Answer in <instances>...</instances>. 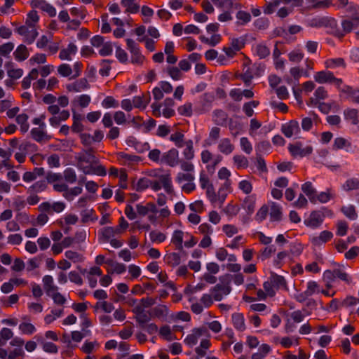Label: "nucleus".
Segmentation results:
<instances>
[{
    "label": "nucleus",
    "mask_w": 359,
    "mask_h": 359,
    "mask_svg": "<svg viewBox=\"0 0 359 359\" xmlns=\"http://www.w3.org/2000/svg\"><path fill=\"white\" fill-rule=\"evenodd\" d=\"M95 157L90 152H86L79 156L77 167L85 175L105 176L106 169L101 165H95Z\"/></svg>",
    "instance_id": "1"
},
{
    "label": "nucleus",
    "mask_w": 359,
    "mask_h": 359,
    "mask_svg": "<svg viewBox=\"0 0 359 359\" xmlns=\"http://www.w3.org/2000/svg\"><path fill=\"white\" fill-rule=\"evenodd\" d=\"M173 106V100L171 98H166L163 104H152V113L156 117H160L162 116L168 118L175 115V110L172 109Z\"/></svg>",
    "instance_id": "2"
},
{
    "label": "nucleus",
    "mask_w": 359,
    "mask_h": 359,
    "mask_svg": "<svg viewBox=\"0 0 359 359\" xmlns=\"http://www.w3.org/2000/svg\"><path fill=\"white\" fill-rule=\"evenodd\" d=\"M150 188L154 191L163 188L166 194L170 196L175 194L172 177L169 173L161 175L158 180H151Z\"/></svg>",
    "instance_id": "3"
},
{
    "label": "nucleus",
    "mask_w": 359,
    "mask_h": 359,
    "mask_svg": "<svg viewBox=\"0 0 359 359\" xmlns=\"http://www.w3.org/2000/svg\"><path fill=\"white\" fill-rule=\"evenodd\" d=\"M127 49L130 53V61L133 64L141 65L145 60L144 56L142 54L140 46L133 39H126Z\"/></svg>",
    "instance_id": "4"
},
{
    "label": "nucleus",
    "mask_w": 359,
    "mask_h": 359,
    "mask_svg": "<svg viewBox=\"0 0 359 359\" xmlns=\"http://www.w3.org/2000/svg\"><path fill=\"white\" fill-rule=\"evenodd\" d=\"M15 32L23 37V40L28 44L32 43L39 35L38 28L27 25H21L16 28Z\"/></svg>",
    "instance_id": "5"
},
{
    "label": "nucleus",
    "mask_w": 359,
    "mask_h": 359,
    "mask_svg": "<svg viewBox=\"0 0 359 359\" xmlns=\"http://www.w3.org/2000/svg\"><path fill=\"white\" fill-rule=\"evenodd\" d=\"M29 4L33 10L39 9L50 18L57 15L56 8L46 0H30Z\"/></svg>",
    "instance_id": "6"
},
{
    "label": "nucleus",
    "mask_w": 359,
    "mask_h": 359,
    "mask_svg": "<svg viewBox=\"0 0 359 359\" xmlns=\"http://www.w3.org/2000/svg\"><path fill=\"white\" fill-rule=\"evenodd\" d=\"M210 292L215 301L219 302L230 293L231 287L229 283H221L212 287Z\"/></svg>",
    "instance_id": "7"
},
{
    "label": "nucleus",
    "mask_w": 359,
    "mask_h": 359,
    "mask_svg": "<svg viewBox=\"0 0 359 359\" xmlns=\"http://www.w3.org/2000/svg\"><path fill=\"white\" fill-rule=\"evenodd\" d=\"M289 151L293 156L304 157L312 153L313 147L310 144L297 142L289 146Z\"/></svg>",
    "instance_id": "8"
},
{
    "label": "nucleus",
    "mask_w": 359,
    "mask_h": 359,
    "mask_svg": "<svg viewBox=\"0 0 359 359\" xmlns=\"http://www.w3.org/2000/svg\"><path fill=\"white\" fill-rule=\"evenodd\" d=\"M320 292V287L318 283L314 280H309L306 283V288L303 292L297 295V299L299 302H304L309 297L319 294Z\"/></svg>",
    "instance_id": "9"
},
{
    "label": "nucleus",
    "mask_w": 359,
    "mask_h": 359,
    "mask_svg": "<svg viewBox=\"0 0 359 359\" xmlns=\"http://www.w3.org/2000/svg\"><path fill=\"white\" fill-rule=\"evenodd\" d=\"M305 314L301 311H294L292 312L287 318V323L285 325V330L287 332H292L295 329L296 326L294 324L302 322L305 318Z\"/></svg>",
    "instance_id": "10"
},
{
    "label": "nucleus",
    "mask_w": 359,
    "mask_h": 359,
    "mask_svg": "<svg viewBox=\"0 0 359 359\" xmlns=\"http://www.w3.org/2000/svg\"><path fill=\"white\" fill-rule=\"evenodd\" d=\"M244 46V41L241 38L231 39L228 46H224L223 50L228 57H233Z\"/></svg>",
    "instance_id": "11"
},
{
    "label": "nucleus",
    "mask_w": 359,
    "mask_h": 359,
    "mask_svg": "<svg viewBox=\"0 0 359 359\" xmlns=\"http://www.w3.org/2000/svg\"><path fill=\"white\" fill-rule=\"evenodd\" d=\"M39 208L40 210L47 212L49 214H53V212L60 213L65 209L66 205L62 201L53 203L44 202L41 203Z\"/></svg>",
    "instance_id": "12"
},
{
    "label": "nucleus",
    "mask_w": 359,
    "mask_h": 359,
    "mask_svg": "<svg viewBox=\"0 0 359 359\" xmlns=\"http://www.w3.org/2000/svg\"><path fill=\"white\" fill-rule=\"evenodd\" d=\"M179 152L176 149L172 148L163 153L161 164H165L170 167H175L179 165Z\"/></svg>",
    "instance_id": "13"
},
{
    "label": "nucleus",
    "mask_w": 359,
    "mask_h": 359,
    "mask_svg": "<svg viewBox=\"0 0 359 359\" xmlns=\"http://www.w3.org/2000/svg\"><path fill=\"white\" fill-rule=\"evenodd\" d=\"M324 217V214L321 211H313L309 216L304 219V224L306 226L311 228H317L323 223Z\"/></svg>",
    "instance_id": "14"
},
{
    "label": "nucleus",
    "mask_w": 359,
    "mask_h": 359,
    "mask_svg": "<svg viewBox=\"0 0 359 359\" xmlns=\"http://www.w3.org/2000/svg\"><path fill=\"white\" fill-rule=\"evenodd\" d=\"M303 75L309 76V74L304 73L303 69L299 67H294L290 69V75H285L283 79L289 85H296Z\"/></svg>",
    "instance_id": "15"
},
{
    "label": "nucleus",
    "mask_w": 359,
    "mask_h": 359,
    "mask_svg": "<svg viewBox=\"0 0 359 359\" xmlns=\"http://www.w3.org/2000/svg\"><path fill=\"white\" fill-rule=\"evenodd\" d=\"M78 51V48L74 42H70L67 47L62 48L59 53L61 60L72 61Z\"/></svg>",
    "instance_id": "16"
},
{
    "label": "nucleus",
    "mask_w": 359,
    "mask_h": 359,
    "mask_svg": "<svg viewBox=\"0 0 359 359\" xmlns=\"http://www.w3.org/2000/svg\"><path fill=\"white\" fill-rule=\"evenodd\" d=\"M205 332L206 330L205 328H195L186 337L184 343L188 346L193 347L198 343L199 339L204 335Z\"/></svg>",
    "instance_id": "17"
},
{
    "label": "nucleus",
    "mask_w": 359,
    "mask_h": 359,
    "mask_svg": "<svg viewBox=\"0 0 359 359\" xmlns=\"http://www.w3.org/2000/svg\"><path fill=\"white\" fill-rule=\"evenodd\" d=\"M327 97V92L325 87L320 86L316 89L313 96L311 97L307 104L310 107H316L321 100H324Z\"/></svg>",
    "instance_id": "18"
},
{
    "label": "nucleus",
    "mask_w": 359,
    "mask_h": 359,
    "mask_svg": "<svg viewBox=\"0 0 359 359\" xmlns=\"http://www.w3.org/2000/svg\"><path fill=\"white\" fill-rule=\"evenodd\" d=\"M341 26L345 33L355 31L359 38V17L342 20Z\"/></svg>",
    "instance_id": "19"
},
{
    "label": "nucleus",
    "mask_w": 359,
    "mask_h": 359,
    "mask_svg": "<svg viewBox=\"0 0 359 359\" xmlns=\"http://www.w3.org/2000/svg\"><path fill=\"white\" fill-rule=\"evenodd\" d=\"M299 131V123L297 121H291L282 126V132L287 137L296 136Z\"/></svg>",
    "instance_id": "20"
},
{
    "label": "nucleus",
    "mask_w": 359,
    "mask_h": 359,
    "mask_svg": "<svg viewBox=\"0 0 359 359\" xmlns=\"http://www.w3.org/2000/svg\"><path fill=\"white\" fill-rule=\"evenodd\" d=\"M333 149H344L347 152H353L354 147H353L351 142L348 140L339 137L335 138L334 140Z\"/></svg>",
    "instance_id": "21"
},
{
    "label": "nucleus",
    "mask_w": 359,
    "mask_h": 359,
    "mask_svg": "<svg viewBox=\"0 0 359 359\" xmlns=\"http://www.w3.org/2000/svg\"><path fill=\"white\" fill-rule=\"evenodd\" d=\"M313 79L316 82L320 84L331 83L334 79V74L330 71H320L314 74Z\"/></svg>",
    "instance_id": "22"
},
{
    "label": "nucleus",
    "mask_w": 359,
    "mask_h": 359,
    "mask_svg": "<svg viewBox=\"0 0 359 359\" xmlns=\"http://www.w3.org/2000/svg\"><path fill=\"white\" fill-rule=\"evenodd\" d=\"M30 134L32 137L38 142H41L42 141L48 140L50 139V137L48 135L46 132V128H33L30 131Z\"/></svg>",
    "instance_id": "23"
},
{
    "label": "nucleus",
    "mask_w": 359,
    "mask_h": 359,
    "mask_svg": "<svg viewBox=\"0 0 359 359\" xmlns=\"http://www.w3.org/2000/svg\"><path fill=\"white\" fill-rule=\"evenodd\" d=\"M24 344L25 341L21 337H12L10 341V345L15 348L11 352H12L14 355H18L21 357H23L25 355V351L23 350Z\"/></svg>",
    "instance_id": "24"
},
{
    "label": "nucleus",
    "mask_w": 359,
    "mask_h": 359,
    "mask_svg": "<svg viewBox=\"0 0 359 359\" xmlns=\"http://www.w3.org/2000/svg\"><path fill=\"white\" fill-rule=\"evenodd\" d=\"M117 159L119 163L123 165H131L133 163L137 162L140 158L135 155L119 152L117 154Z\"/></svg>",
    "instance_id": "25"
},
{
    "label": "nucleus",
    "mask_w": 359,
    "mask_h": 359,
    "mask_svg": "<svg viewBox=\"0 0 359 359\" xmlns=\"http://www.w3.org/2000/svg\"><path fill=\"white\" fill-rule=\"evenodd\" d=\"M218 151L224 155H229L234 149V145L229 138H222L218 142Z\"/></svg>",
    "instance_id": "26"
},
{
    "label": "nucleus",
    "mask_w": 359,
    "mask_h": 359,
    "mask_svg": "<svg viewBox=\"0 0 359 359\" xmlns=\"http://www.w3.org/2000/svg\"><path fill=\"white\" fill-rule=\"evenodd\" d=\"M269 278L272 281L276 290H288L287 281L283 276L278 275L276 273L271 272Z\"/></svg>",
    "instance_id": "27"
},
{
    "label": "nucleus",
    "mask_w": 359,
    "mask_h": 359,
    "mask_svg": "<svg viewBox=\"0 0 359 359\" xmlns=\"http://www.w3.org/2000/svg\"><path fill=\"white\" fill-rule=\"evenodd\" d=\"M136 210L137 214L140 216H145L148 215L149 212H157L156 206L153 203H147L146 205L139 203L136 205Z\"/></svg>",
    "instance_id": "28"
},
{
    "label": "nucleus",
    "mask_w": 359,
    "mask_h": 359,
    "mask_svg": "<svg viewBox=\"0 0 359 359\" xmlns=\"http://www.w3.org/2000/svg\"><path fill=\"white\" fill-rule=\"evenodd\" d=\"M269 217L271 222H278L282 219V210L280 205L272 202L269 207Z\"/></svg>",
    "instance_id": "29"
},
{
    "label": "nucleus",
    "mask_w": 359,
    "mask_h": 359,
    "mask_svg": "<svg viewBox=\"0 0 359 359\" xmlns=\"http://www.w3.org/2000/svg\"><path fill=\"white\" fill-rule=\"evenodd\" d=\"M42 283L43 288L47 295L53 292L55 290H58V287L54 283V280L52 276L46 275L42 278Z\"/></svg>",
    "instance_id": "30"
},
{
    "label": "nucleus",
    "mask_w": 359,
    "mask_h": 359,
    "mask_svg": "<svg viewBox=\"0 0 359 359\" xmlns=\"http://www.w3.org/2000/svg\"><path fill=\"white\" fill-rule=\"evenodd\" d=\"M302 191L307 196L310 201L316 203V191L310 182H306L302 185Z\"/></svg>",
    "instance_id": "31"
},
{
    "label": "nucleus",
    "mask_w": 359,
    "mask_h": 359,
    "mask_svg": "<svg viewBox=\"0 0 359 359\" xmlns=\"http://www.w3.org/2000/svg\"><path fill=\"white\" fill-rule=\"evenodd\" d=\"M89 87L88 82L86 79H79L74 83L67 86V89L71 92H81L88 89Z\"/></svg>",
    "instance_id": "32"
},
{
    "label": "nucleus",
    "mask_w": 359,
    "mask_h": 359,
    "mask_svg": "<svg viewBox=\"0 0 359 359\" xmlns=\"http://www.w3.org/2000/svg\"><path fill=\"white\" fill-rule=\"evenodd\" d=\"M64 311L62 309H52L50 313L46 314L44 317V323L46 325L53 323L57 318L63 316Z\"/></svg>",
    "instance_id": "33"
},
{
    "label": "nucleus",
    "mask_w": 359,
    "mask_h": 359,
    "mask_svg": "<svg viewBox=\"0 0 359 359\" xmlns=\"http://www.w3.org/2000/svg\"><path fill=\"white\" fill-rule=\"evenodd\" d=\"M330 272L333 275V279L335 280L336 278H339L344 281L347 284H350L352 282V278L347 273H346L341 268L338 267L330 270Z\"/></svg>",
    "instance_id": "34"
},
{
    "label": "nucleus",
    "mask_w": 359,
    "mask_h": 359,
    "mask_svg": "<svg viewBox=\"0 0 359 359\" xmlns=\"http://www.w3.org/2000/svg\"><path fill=\"white\" fill-rule=\"evenodd\" d=\"M39 16L36 10L30 11L26 18L25 25L39 29Z\"/></svg>",
    "instance_id": "35"
},
{
    "label": "nucleus",
    "mask_w": 359,
    "mask_h": 359,
    "mask_svg": "<svg viewBox=\"0 0 359 359\" xmlns=\"http://www.w3.org/2000/svg\"><path fill=\"white\" fill-rule=\"evenodd\" d=\"M83 191V189L81 187H74L67 188V191L62 194V196L67 201H72L74 198L80 195Z\"/></svg>",
    "instance_id": "36"
},
{
    "label": "nucleus",
    "mask_w": 359,
    "mask_h": 359,
    "mask_svg": "<svg viewBox=\"0 0 359 359\" xmlns=\"http://www.w3.org/2000/svg\"><path fill=\"white\" fill-rule=\"evenodd\" d=\"M252 51L260 58H264L270 53L269 48L264 43H256L252 46Z\"/></svg>",
    "instance_id": "37"
},
{
    "label": "nucleus",
    "mask_w": 359,
    "mask_h": 359,
    "mask_svg": "<svg viewBox=\"0 0 359 359\" xmlns=\"http://www.w3.org/2000/svg\"><path fill=\"white\" fill-rule=\"evenodd\" d=\"M177 112L180 115L186 117H191L195 115L194 107L192 103L189 102H187L184 104L178 107Z\"/></svg>",
    "instance_id": "38"
},
{
    "label": "nucleus",
    "mask_w": 359,
    "mask_h": 359,
    "mask_svg": "<svg viewBox=\"0 0 359 359\" xmlns=\"http://www.w3.org/2000/svg\"><path fill=\"white\" fill-rule=\"evenodd\" d=\"M90 100L91 98L89 95L85 94L81 95L74 98V100L72 101V107L74 108L76 107L85 108L89 105Z\"/></svg>",
    "instance_id": "39"
},
{
    "label": "nucleus",
    "mask_w": 359,
    "mask_h": 359,
    "mask_svg": "<svg viewBox=\"0 0 359 359\" xmlns=\"http://www.w3.org/2000/svg\"><path fill=\"white\" fill-rule=\"evenodd\" d=\"M43 169L42 168H36L32 172H25L23 174L22 180L25 182H31L36 180L38 176L43 175Z\"/></svg>",
    "instance_id": "40"
},
{
    "label": "nucleus",
    "mask_w": 359,
    "mask_h": 359,
    "mask_svg": "<svg viewBox=\"0 0 359 359\" xmlns=\"http://www.w3.org/2000/svg\"><path fill=\"white\" fill-rule=\"evenodd\" d=\"M236 24L238 25H245L251 21V15L249 12L240 10L236 14Z\"/></svg>",
    "instance_id": "41"
},
{
    "label": "nucleus",
    "mask_w": 359,
    "mask_h": 359,
    "mask_svg": "<svg viewBox=\"0 0 359 359\" xmlns=\"http://www.w3.org/2000/svg\"><path fill=\"white\" fill-rule=\"evenodd\" d=\"M278 342L283 347L288 348L299 344V337L295 336L283 337L278 339Z\"/></svg>",
    "instance_id": "42"
},
{
    "label": "nucleus",
    "mask_w": 359,
    "mask_h": 359,
    "mask_svg": "<svg viewBox=\"0 0 359 359\" xmlns=\"http://www.w3.org/2000/svg\"><path fill=\"white\" fill-rule=\"evenodd\" d=\"M15 121L20 126L22 133H25L29 130V125L28 123V116L26 114H20L16 116Z\"/></svg>",
    "instance_id": "43"
},
{
    "label": "nucleus",
    "mask_w": 359,
    "mask_h": 359,
    "mask_svg": "<svg viewBox=\"0 0 359 359\" xmlns=\"http://www.w3.org/2000/svg\"><path fill=\"white\" fill-rule=\"evenodd\" d=\"M149 236L151 242L155 244H160L164 242L167 238L166 234L158 230H153L150 231Z\"/></svg>",
    "instance_id": "44"
},
{
    "label": "nucleus",
    "mask_w": 359,
    "mask_h": 359,
    "mask_svg": "<svg viewBox=\"0 0 359 359\" xmlns=\"http://www.w3.org/2000/svg\"><path fill=\"white\" fill-rule=\"evenodd\" d=\"M195 180V173L180 172L177 174L175 182L179 184H183Z\"/></svg>",
    "instance_id": "45"
},
{
    "label": "nucleus",
    "mask_w": 359,
    "mask_h": 359,
    "mask_svg": "<svg viewBox=\"0 0 359 359\" xmlns=\"http://www.w3.org/2000/svg\"><path fill=\"white\" fill-rule=\"evenodd\" d=\"M271 351V346L263 344L259 347L258 351L252 355L251 359H264Z\"/></svg>",
    "instance_id": "46"
},
{
    "label": "nucleus",
    "mask_w": 359,
    "mask_h": 359,
    "mask_svg": "<svg viewBox=\"0 0 359 359\" xmlns=\"http://www.w3.org/2000/svg\"><path fill=\"white\" fill-rule=\"evenodd\" d=\"M232 322L236 330L243 331L245 329V319L243 314L240 313H233L232 315Z\"/></svg>",
    "instance_id": "47"
},
{
    "label": "nucleus",
    "mask_w": 359,
    "mask_h": 359,
    "mask_svg": "<svg viewBox=\"0 0 359 359\" xmlns=\"http://www.w3.org/2000/svg\"><path fill=\"white\" fill-rule=\"evenodd\" d=\"M201 42L206 43L210 46H215L220 43L222 36L219 34H212L210 37H206L203 35L199 37Z\"/></svg>",
    "instance_id": "48"
},
{
    "label": "nucleus",
    "mask_w": 359,
    "mask_h": 359,
    "mask_svg": "<svg viewBox=\"0 0 359 359\" xmlns=\"http://www.w3.org/2000/svg\"><path fill=\"white\" fill-rule=\"evenodd\" d=\"M18 328L21 334L26 335H32L36 331L35 326L28 321L20 323Z\"/></svg>",
    "instance_id": "49"
},
{
    "label": "nucleus",
    "mask_w": 359,
    "mask_h": 359,
    "mask_svg": "<svg viewBox=\"0 0 359 359\" xmlns=\"http://www.w3.org/2000/svg\"><path fill=\"white\" fill-rule=\"evenodd\" d=\"M210 109V104L204 99L196 102L194 107L195 115H201L206 113Z\"/></svg>",
    "instance_id": "50"
},
{
    "label": "nucleus",
    "mask_w": 359,
    "mask_h": 359,
    "mask_svg": "<svg viewBox=\"0 0 359 359\" xmlns=\"http://www.w3.org/2000/svg\"><path fill=\"white\" fill-rule=\"evenodd\" d=\"M13 337V331L6 327H4L0 331V348L6 346L8 341Z\"/></svg>",
    "instance_id": "51"
},
{
    "label": "nucleus",
    "mask_w": 359,
    "mask_h": 359,
    "mask_svg": "<svg viewBox=\"0 0 359 359\" xmlns=\"http://www.w3.org/2000/svg\"><path fill=\"white\" fill-rule=\"evenodd\" d=\"M185 147L183 151V156L184 158L187 161H190L194 158V144L193 141L189 140L188 141H185L184 144Z\"/></svg>",
    "instance_id": "52"
},
{
    "label": "nucleus",
    "mask_w": 359,
    "mask_h": 359,
    "mask_svg": "<svg viewBox=\"0 0 359 359\" xmlns=\"http://www.w3.org/2000/svg\"><path fill=\"white\" fill-rule=\"evenodd\" d=\"M13 54L15 60L18 61H23L26 60L29 56L27 47L22 44L17 47Z\"/></svg>",
    "instance_id": "53"
},
{
    "label": "nucleus",
    "mask_w": 359,
    "mask_h": 359,
    "mask_svg": "<svg viewBox=\"0 0 359 359\" xmlns=\"http://www.w3.org/2000/svg\"><path fill=\"white\" fill-rule=\"evenodd\" d=\"M233 162L237 169L246 168L248 166V158L241 154L234 155L233 157Z\"/></svg>",
    "instance_id": "54"
},
{
    "label": "nucleus",
    "mask_w": 359,
    "mask_h": 359,
    "mask_svg": "<svg viewBox=\"0 0 359 359\" xmlns=\"http://www.w3.org/2000/svg\"><path fill=\"white\" fill-rule=\"evenodd\" d=\"M205 57L207 60H213L217 58V62L220 65H226L225 59L223 55L218 56V52L215 49H210L205 53Z\"/></svg>",
    "instance_id": "55"
},
{
    "label": "nucleus",
    "mask_w": 359,
    "mask_h": 359,
    "mask_svg": "<svg viewBox=\"0 0 359 359\" xmlns=\"http://www.w3.org/2000/svg\"><path fill=\"white\" fill-rule=\"evenodd\" d=\"M332 237V233L327 231H322L318 236L313 237L312 242L315 245H320L330 241Z\"/></svg>",
    "instance_id": "56"
},
{
    "label": "nucleus",
    "mask_w": 359,
    "mask_h": 359,
    "mask_svg": "<svg viewBox=\"0 0 359 359\" xmlns=\"http://www.w3.org/2000/svg\"><path fill=\"white\" fill-rule=\"evenodd\" d=\"M95 308L100 309L104 313H111L114 310V306L113 303L107 301H100L95 304Z\"/></svg>",
    "instance_id": "57"
},
{
    "label": "nucleus",
    "mask_w": 359,
    "mask_h": 359,
    "mask_svg": "<svg viewBox=\"0 0 359 359\" xmlns=\"http://www.w3.org/2000/svg\"><path fill=\"white\" fill-rule=\"evenodd\" d=\"M184 232L181 230H175L172 235L171 241L178 249L182 248Z\"/></svg>",
    "instance_id": "58"
},
{
    "label": "nucleus",
    "mask_w": 359,
    "mask_h": 359,
    "mask_svg": "<svg viewBox=\"0 0 359 359\" xmlns=\"http://www.w3.org/2000/svg\"><path fill=\"white\" fill-rule=\"evenodd\" d=\"M333 275L330 272V270H325L322 276V280L324 283L325 287L327 289H332L334 287V280L333 279Z\"/></svg>",
    "instance_id": "59"
},
{
    "label": "nucleus",
    "mask_w": 359,
    "mask_h": 359,
    "mask_svg": "<svg viewBox=\"0 0 359 359\" xmlns=\"http://www.w3.org/2000/svg\"><path fill=\"white\" fill-rule=\"evenodd\" d=\"M325 66L326 68L335 69L337 67H345L344 61L342 58H330L325 60Z\"/></svg>",
    "instance_id": "60"
},
{
    "label": "nucleus",
    "mask_w": 359,
    "mask_h": 359,
    "mask_svg": "<svg viewBox=\"0 0 359 359\" xmlns=\"http://www.w3.org/2000/svg\"><path fill=\"white\" fill-rule=\"evenodd\" d=\"M345 119L352 124L356 125L358 123V112L355 109H348L344 111Z\"/></svg>",
    "instance_id": "61"
},
{
    "label": "nucleus",
    "mask_w": 359,
    "mask_h": 359,
    "mask_svg": "<svg viewBox=\"0 0 359 359\" xmlns=\"http://www.w3.org/2000/svg\"><path fill=\"white\" fill-rule=\"evenodd\" d=\"M168 314V309L165 305L160 304L152 309V315L154 317L164 318Z\"/></svg>",
    "instance_id": "62"
},
{
    "label": "nucleus",
    "mask_w": 359,
    "mask_h": 359,
    "mask_svg": "<svg viewBox=\"0 0 359 359\" xmlns=\"http://www.w3.org/2000/svg\"><path fill=\"white\" fill-rule=\"evenodd\" d=\"M159 334L161 337L168 341L176 339L168 325H164L161 327L159 330Z\"/></svg>",
    "instance_id": "63"
},
{
    "label": "nucleus",
    "mask_w": 359,
    "mask_h": 359,
    "mask_svg": "<svg viewBox=\"0 0 359 359\" xmlns=\"http://www.w3.org/2000/svg\"><path fill=\"white\" fill-rule=\"evenodd\" d=\"M137 0H122L121 5L126 8L127 12L135 13L138 11L139 6L136 3Z\"/></svg>",
    "instance_id": "64"
}]
</instances>
